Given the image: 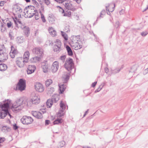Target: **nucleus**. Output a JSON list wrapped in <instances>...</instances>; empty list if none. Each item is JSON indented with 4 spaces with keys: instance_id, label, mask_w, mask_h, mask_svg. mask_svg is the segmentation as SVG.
Here are the masks:
<instances>
[{
    "instance_id": "1",
    "label": "nucleus",
    "mask_w": 148,
    "mask_h": 148,
    "mask_svg": "<svg viewBox=\"0 0 148 148\" xmlns=\"http://www.w3.org/2000/svg\"><path fill=\"white\" fill-rule=\"evenodd\" d=\"M23 102L22 99L16 100L12 105V111L15 113H17L21 110L25 106Z\"/></svg>"
},
{
    "instance_id": "2",
    "label": "nucleus",
    "mask_w": 148,
    "mask_h": 148,
    "mask_svg": "<svg viewBox=\"0 0 148 148\" xmlns=\"http://www.w3.org/2000/svg\"><path fill=\"white\" fill-rule=\"evenodd\" d=\"M10 102V100L8 99L0 104V107L2 109L0 110V119H3L6 116L7 112L6 111V109L9 108Z\"/></svg>"
},
{
    "instance_id": "3",
    "label": "nucleus",
    "mask_w": 148,
    "mask_h": 148,
    "mask_svg": "<svg viewBox=\"0 0 148 148\" xmlns=\"http://www.w3.org/2000/svg\"><path fill=\"white\" fill-rule=\"evenodd\" d=\"M64 67L70 73L72 74L74 73L75 69L74 68V64L73 60L72 58H69L66 59L64 65Z\"/></svg>"
},
{
    "instance_id": "4",
    "label": "nucleus",
    "mask_w": 148,
    "mask_h": 148,
    "mask_svg": "<svg viewBox=\"0 0 148 148\" xmlns=\"http://www.w3.org/2000/svg\"><path fill=\"white\" fill-rule=\"evenodd\" d=\"M26 10L25 15L28 18H31L33 17L35 14L36 10L34 6L32 5L28 6L26 7Z\"/></svg>"
},
{
    "instance_id": "5",
    "label": "nucleus",
    "mask_w": 148,
    "mask_h": 148,
    "mask_svg": "<svg viewBox=\"0 0 148 148\" xmlns=\"http://www.w3.org/2000/svg\"><path fill=\"white\" fill-rule=\"evenodd\" d=\"M17 90L22 91L25 90L26 87V82L25 80L20 79L16 86Z\"/></svg>"
},
{
    "instance_id": "6",
    "label": "nucleus",
    "mask_w": 148,
    "mask_h": 148,
    "mask_svg": "<svg viewBox=\"0 0 148 148\" xmlns=\"http://www.w3.org/2000/svg\"><path fill=\"white\" fill-rule=\"evenodd\" d=\"M59 100V98L57 95L55 94L52 96L51 99H49L46 102V105L48 108H50L53 104V102L56 103Z\"/></svg>"
},
{
    "instance_id": "7",
    "label": "nucleus",
    "mask_w": 148,
    "mask_h": 148,
    "mask_svg": "<svg viewBox=\"0 0 148 148\" xmlns=\"http://www.w3.org/2000/svg\"><path fill=\"white\" fill-rule=\"evenodd\" d=\"M21 121L23 124L28 125L32 123L33 121V119L30 116H24L21 119Z\"/></svg>"
},
{
    "instance_id": "8",
    "label": "nucleus",
    "mask_w": 148,
    "mask_h": 148,
    "mask_svg": "<svg viewBox=\"0 0 148 148\" xmlns=\"http://www.w3.org/2000/svg\"><path fill=\"white\" fill-rule=\"evenodd\" d=\"M83 43L81 41H72L71 46L73 48L77 50L81 48L82 46Z\"/></svg>"
},
{
    "instance_id": "9",
    "label": "nucleus",
    "mask_w": 148,
    "mask_h": 148,
    "mask_svg": "<svg viewBox=\"0 0 148 148\" xmlns=\"http://www.w3.org/2000/svg\"><path fill=\"white\" fill-rule=\"evenodd\" d=\"M60 110L58 113L57 117H61L64 115V110L66 109V105L62 101L60 103Z\"/></svg>"
},
{
    "instance_id": "10",
    "label": "nucleus",
    "mask_w": 148,
    "mask_h": 148,
    "mask_svg": "<svg viewBox=\"0 0 148 148\" xmlns=\"http://www.w3.org/2000/svg\"><path fill=\"white\" fill-rule=\"evenodd\" d=\"M55 44L54 45V50L57 53H58L61 50V42L59 39H56L54 42Z\"/></svg>"
},
{
    "instance_id": "11",
    "label": "nucleus",
    "mask_w": 148,
    "mask_h": 148,
    "mask_svg": "<svg viewBox=\"0 0 148 148\" xmlns=\"http://www.w3.org/2000/svg\"><path fill=\"white\" fill-rule=\"evenodd\" d=\"M63 5H64L66 9L68 10L75 11L77 9V8L75 7V6L72 5L71 2L68 3L65 1L64 2Z\"/></svg>"
},
{
    "instance_id": "12",
    "label": "nucleus",
    "mask_w": 148,
    "mask_h": 148,
    "mask_svg": "<svg viewBox=\"0 0 148 148\" xmlns=\"http://www.w3.org/2000/svg\"><path fill=\"white\" fill-rule=\"evenodd\" d=\"M33 53L37 55L38 56L42 57L43 53V49L40 47H36L33 49L32 50Z\"/></svg>"
},
{
    "instance_id": "13",
    "label": "nucleus",
    "mask_w": 148,
    "mask_h": 148,
    "mask_svg": "<svg viewBox=\"0 0 148 148\" xmlns=\"http://www.w3.org/2000/svg\"><path fill=\"white\" fill-rule=\"evenodd\" d=\"M26 63L27 60H24V59L21 57L18 58L16 61L17 65L20 68L23 67L25 63Z\"/></svg>"
},
{
    "instance_id": "14",
    "label": "nucleus",
    "mask_w": 148,
    "mask_h": 148,
    "mask_svg": "<svg viewBox=\"0 0 148 148\" xmlns=\"http://www.w3.org/2000/svg\"><path fill=\"white\" fill-rule=\"evenodd\" d=\"M8 54L3 52L1 49H0V62H4L8 58Z\"/></svg>"
},
{
    "instance_id": "15",
    "label": "nucleus",
    "mask_w": 148,
    "mask_h": 148,
    "mask_svg": "<svg viewBox=\"0 0 148 148\" xmlns=\"http://www.w3.org/2000/svg\"><path fill=\"white\" fill-rule=\"evenodd\" d=\"M48 68L47 61L44 60L41 64V68L43 71L45 73L48 72Z\"/></svg>"
},
{
    "instance_id": "16",
    "label": "nucleus",
    "mask_w": 148,
    "mask_h": 148,
    "mask_svg": "<svg viewBox=\"0 0 148 148\" xmlns=\"http://www.w3.org/2000/svg\"><path fill=\"white\" fill-rule=\"evenodd\" d=\"M35 87L36 90L40 92H42L44 90L43 85L40 83H36Z\"/></svg>"
},
{
    "instance_id": "17",
    "label": "nucleus",
    "mask_w": 148,
    "mask_h": 148,
    "mask_svg": "<svg viewBox=\"0 0 148 148\" xmlns=\"http://www.w3.org/2000/svg\"><path fill=\"white\" fill-rule=\"evenodd\" d=\"M59 67V63L57 61H55L52 64L51 70L53 73L56 72L58 70Z\"/></svg>"
},
{
    "instance_id": "18",
    "label": "nucleus",
    "mask_w": 148,
    "mask_h": 148,
    "mask_svg": "<svg viewBox=\"0 0 148 148\" xmlns=\"http://www.w3.org/2000/svg\"><path fill=\"white\" fill-rule=\"evenodd\" d=\"M31 99L32 100L33 104H38L40 101V97L35 94L33 95Z\"/></svg>"
},
{
    "instance_id": "19",
    "label": "nucleus",
    "mask_w": 148,
    "mask_h": 148,
    "mask_svg": "<svg viewBox=\"0 0 148 148\" xmlns=\"http://www.w3.org/2000/svg\"><path fill=\"white\" fill-rule=\"evenodd\" d=\"M13 11L16 14H20L22 11L21 8L20 6L17 5H14L13 8Z\"/></svg>"
},
{
    "instance_id": "20",
    "label": "nucleus",
    "mask_w": 148,
    "mask_h": 148,
    "mask_svg": "<svg viewBox=\"0 0 148 148\" xmlns=\"http://www.w3.org/2000/svg\"><path fill=\"white\" fill-rule=\"evenodd\" d=\"M36 67L34 65H29L27 68V73L30 74L34 72L36 70Z\"/></svg>"
},
{
    "instance_id": "21",
    "label": "nucleus",
    "mask_w": 148,
    "mask_h": 148,
    "mask_svg": "<svg viewBox=\"0 0 148 148\" xmlns=\"http://www.w3.org/2000/svg\"><path fill=\"white\" fill-rule=\"evenodd\" d=\"M21 28L23 30V33L27 37H28L30 33V29L28 27L26 26H22Z\"/></svg>"
},
{
    "instance_id": "22",
    "label": "nucleus",
    "mask_w": 148,
    "mask_h": 148,
    "mask_svg": "<svg viewBox=\"0 0 148 148\" xmlns=\"http://www.w3.org/2000/svg\"><path fill=\"white\" fill-rule=\"evenodd\" d=\"M106 9L107 11H108L109 12H112L114 10L115 7V4L110 3L108 5L106 6Z\"/></svg>"
},
{
    "instance_id": "23",
    "label": "nucleus",
    "mask_w": 148,
    "mask_h": 148,
    "mask_svg": "<svg viewBox=\"0 0 148 148\" xmlns=\"http://www.w3.org/2000/svg\"><path fill=\"white\" fill-rule=\"evenodd\" d=\"M32 114L34 116L38 119H41L42 117V114L39 112L33 111Z\"/></svg>"
},
{
    "instance_id": "24",
    "label": "nucleus",
    "mask_w": 148,
    "mask_h": 148,
    "mask_svg": "<svg viewBox=\"0 0 148 148\" xmlns=\"http://www.w3.org/2000/svg\"><path fill=\"white\" fill-rule=\"evenodd\" d=\"M59 89L60 93H62L66 87V85L64 84L63 83L60 84H59Z\"/></svg>"
},
{
    "instance_id": "25",
    "label": "nucleus",
    "mask_w": 148,
    "mask_h": 148,
    "mask_svg": "<svg viewBox=\"0 0 148 148\" xmlns=\"http://www.w3.org/2000/svg\"><path fill=\"white\" fill-rule=\"evenodd\" d=\"M48 31L49 33L52 36L54 37L56 36V32L52 27H49Z\"/></svg>"
},
{
    "instance_id": "26",
    "label": "nucleus",
    "mask_w": 148,
    "mask_h": 148,
    "mask_svg": "<svg viewBox=\"0 0 148 148\" xmlns=\"http://www.w3.org/2000/svg\"><path fill=\"white\" fill-rule=\"evenodd\" d=\"M41 57L35 56L31 58L30 61L32 63H35L39 61L41 59Z\"/></svg>"
},
{
    "instance_id": "27",
    "label": "nucleus",
    "mask_w": 148,
    "mask_h": 148,
    "mask_svg": "<svg viewBox=\"0 0 148 148\" xmlns=\"http://www.w3.org/2000/svg\"><path fill=\"white\" fill-rule=\"evenodd\" d=\"M58 7H59L60 8H61L62 9V13H64L63 14V16H66L68 17H70L71 16V12L66 11L65 12H64V10L61 7L59 6H58Z\"/></svg>"
},
{
    "instance_id": "28",
    "label": "nucleus",
    "mask_w": 148,
    "mask_h": 148,
    "mask_svg": "<svg viewBox=\"0 0 148 148\" xmlns=\"http://www.w3.org/2000/svg\"><path fill=\"white\" fill-rule=\"evenodd\" d=\"M47 90L48 94L51 95L54 91V88L53 87H49L47 88Z\"/></svg>"
},
{
    "instance_id": "29",
    "label": "nucleus",
    "mask_w": 148,
    "mask_h": 148,
    "mask_svg": "<svg viewBox=\"0 0 148 148\" xmlns=\"http://www.w3.org/2000/svg\"><path fill=\"white\" fill-rule=\"evenodd\" d=\"M70 74L66 73L63 75V78L64 79V83H66L69 80Z\"/></svg>"
},
{
    "instance_id": "30",
    "label": "nucleus",
    "mask_w": 148,
    "mask_h": 148,
    "mask_svg": "<svg viewBox=\"0 0 148 148\" xmlns=\"http://www.w3.org/2000/svg\"><path fill=\"white\" fill-rule=\"evenodd\" d=\"M29 56V51H27L25 52L23 58L24 59V60H27V62H28Z\"/></svg>"
},
{
    "instance_id": "31",
    "label": "nucleus",
    "mask_w": 148,
    "mask_h": 148,
    "mask_svg": "<svg viewBox=\"0 0 148 148\" xmlns=\"http://www.w3.org/2000/svg\"><path fill=\"white\" fill-rule=\"evenodd\" d=\"M7 68V65L4 64H0V71H4Z\"/></svg>"
},
{
    "instance_id": "32",
    "label": "nucleus",
    "mask_w": 148,
    "mask_h": 148,
    "mask_svg": "<svg viewBox=\"0 0 148 148\" xmlns=\"http://www.w3.org/2000/svg\"><path fill=\"white\" fill-rule=\"evenodd\" d=\"M10 130V128L7 126H3L1 129V130L4 132H7L9 131Z\"/></svg>"
},
{
    "instance_id": "33",
    "label": "nucleus",
    "mask_w": 148,
    "mask_h": 148,
    "mask_svg": "<svg viewBox=\"0 0 148 148\" xmlns=\"http://www.w3.org/2000/svg\"><path fill=\"white\" fill-rule=\"evenodd\" d=\"M48 20L49 23H52L55 21V18L53 16L51 15L49 16Z\"/></svg>"
},
{
    "instance_id": "34",
    "label": "nucleus",
    "mask_w": 148,
    "mask_h": 148,
    "mask_svg": "<svg viewBox=\"0 0 148 148\" xmlns=\"http://www.w3.org/2000/svg\"><path fill=\"white\" fill-rule=\"evenodd\" d=\"M106 12L104 10H103L101 12L100 14V16L97 17L96 21H97L100 18H103V15L105 14Z\"/></svg>"
},
{
    "instance_id": "35",
    "label": "nucleus",
    "mask_w": 148,
    "mask_h": 148,
    "mask_svg": "<svg viewBox=\"0 0 148 148\" xmlns=\"http://www.w3.org/2000/svg\"><path fill=\"white\" fill-rule=\"evenodd\" d=\"M52 83V81L51 79H47L45 82V85L47 87H48Z\"/></svg>"
},
{
    "instance_id": "36",
    "label": "nucleus",
    "mask_w": 148,
    "mask_h": 148,
    "mask_svg": "<svg viewBox=\"0 0 148 148\" xmlns=\"http://www.w3.org/2000/svg\"><path fill=\"white\" fill-rule=\"evenodd\" d=\"M62 35L65 40H67L68 39V37L66 34L62 31L61 32Z\"/></svg>"
},
{
    "instance_id": "37",
    "label": "nucleus",
    "mask_w": 148,
    "mask_h": 148,
    "mask_svg": "<svg viewBox=\"0 0 148 148\" xmlns=\"http://www.w3.org/2000/svg\"><path fill=\"white\" fill-rule=\"evenodd\" d=\"M72 41H81L80 40V36L79 35L74 36Z\"/></svg>"
},
{
    "instance_id": "38",
    "label": "nucleus",
    "mask_w": 148,
    "mask_h": 148,
    "mask_svg": "<svg viewBox=\"0 0 148 148\" xmlns=\"http://www.w3.org/2000/svg\"><path fill=\"white\" fill-rule=\"evenodd\" d=\"M63 120L62 119H56L53 121V124H58L59 123H61L62 122Z\"/></svg>"
},
{
    "instance_id": "39",
    "label": "nucleus",
    "mask_w": 148,
    "mask_h": 148,
    "mask_svg": "<svg viewBox=\"0 0 148 148\" xmlns=\"http://www.w3.org/2000/svg\"><path fill=\"white\" fill-rule=\"evenodd\" d=\"M14 21L15 24L17 25H18V23L21 24H22L21 22L19 21V20L16 17L15 18V19H14Z\"/></svg>"
},
{
    "instance_id": "40",
    "label": "nucleus",
    "mask_w": 148,
    "mask_h": 148,
    "mask_svg": "<svg viewBox=\"0 0 148 148\" xmlns=\"http://www.w3.org/2000/svg\"><path fill=\"white\" fill-rule=\"evenodd\" d=\"M10 52L12 53L13 54L15 55L17 52V50L14 49L13 46H11V50Z\"/></svg>"
},
{
    "instance_id": "41",
    "label": "nucleus",
    "mask_w": 148,
    "mask_h": 148,
    "mask_svg": "<svg viewBox=\"0 0 148 148\" xmlns=\"http://www.w3.org/2000/svg\"><path fill=\"white\" fill-rule=\"evenodd\" d=\"M32 104H33L32 99L28 100L27 101V106L30 107L32 106Z\"/></svg>"
},
{
    "instance_id": "42",
    "label": "nucleus",
    "mask_w": 148,
    "mask_h": 148,
    "mask_svg": "<svg viewBox=\"0 0 148 148\" xmlns=\"http://www.w3.org/2000/svg\"><path fill=\"white\" fill-rule=\"evenodd\" d=\"M34 15H35V18L36 20H38L39 19L40 17L37 10L36 12Z\"/></svg>"
},
{
    "instance_id": "43",
    "label": "nucleus",
    "mask_w": 148,
    "mask_h": 148,
    "mask_svg": "<svg viewBox=\"0 0 148 148\" xmlns=\"http://www.w3.org/2000/svg\"><path fill=\"white\" fill-rule=\"evenodd\" d=\"M40 13L41 14V18L42 20V22L44 23H45L46 22V20L45 19V16L40 11Z\"/></svg>"
},
{
    "instance_id": "44",
    "label": "nucleus",
    "mask_w": 148,
    "mask_h": 148,
    "mask_svg": "<svg viewBox=\"0 0 148 148\" xmlns=\"http://www.w3.org/2000/svg\"><path fill=\"white\" fill-rule=\"evenodd\" d=\"M121 69L119 68H117L114 69L112 73L114 74H116L119 72L121 70Z\"/></svg>"
},
{
    "instance_id": "45",
    "label": "nucleus",
    "mask_w": 148,
    "mask_h": 148,
    "mask_svg": "<svg viewBox=\"0 0 148 148\" xmlns=\"http://www.w3.org/2000/svg\"><path fill=\"white\" fill-rule=\"evenodd\" d=\"M148 34V32L145 31L141 33V35L143 36H145Z\"/></svg>"
},
{
    "instance_id": "46",
    "label": "nucleus",
    "mask_w": 148,
    "mask_h": 148,
    "mask_svg": "<svg viewBox=\"0 0 148 148\" xmlns=\"http://www.w3.org/2000/svg\"><path fill=\"white\" fill-rule=\"evenodd\" d=\"M65 143L64 141L60 142L59 143V146L60 147H63L65 145Z\"/></svg>"
},
{
    "instance_id": "47",
    "label": "nucleus",
    "mask_w": 148,
    "mask_h": 148,
    "mask_svg": "<svg viewBox=\"0 0 148 148\" xmlns=\"http://www.w3.org/2000/svg\"><path fill=\"white\" fill-rule=\"evenodd\" d=\"M66 58V56L63 55L60 56V59L62 61V62H64V61Z\"/></svg>"
},
{
    "instance_id": "48",
    "label": "nucleus",
    "mask_w": 148,
    "mask_h": 148,
    "mask_svg": "<svg viewBox=\"0 0 148 148\" xmlns=\"http://www.w3.org/2000/svg\"><path fill=\"white\" fill-rule=\"evenodd\" d=\"M8 108L7 109H6V111H7V115L6 116H9L10 118H12L13 117L10 114L9 112L8 111Z\"/></svg>"
},
{
    "instance_id": "49",
    "label": "nucleus",
    "mask_w": 148,
    "mask_h": 148,
    "mask_svg": "<svg viewBox=\"0 0 148 148\" xmlns=\"http://www.w3.org/2000/svg\"><path fill=\"white\" fill-rule=\"evenodd\" d=\"M66 1V0H55L57 2L59 3H63L64 2Z\"/></svg>"
},
{
    "instance_id": "50",
    "label": "nucleus",
    "mask_w": 148,
    "mask_h": 148,
    "mask_svg": "<svg viewBox=\"0 0 148 148\" xmlns=\"http://www.w3.org/2000/svg\"><path fill=\"white\" fill-rule=\"evenodd\" d=\"M5 138L4 137H0V143H2L5 141Z\"/></svg>"
},
{
    "instance_id": "51",
    "label": "nucleus",
    "mask_w": 148,
    "mask_h": 148,
    "mask_svg": "<svg viewBox=\"0 0 148 148\" xmlns=\"http://www.w3.org/2000/svg\"><path fill=\"white\" fill-rule=\"evenodd\" d=\"M68 54L69 55L72 56L73 55V53L72 50H71L67 51Z\"/></svg>"
},
{
    "instance_id": "52",
    "label": "nucleus",
    "mask_w": 148,
    "mask_h": 148,
    "mask_svg": "<svg viewBox=\"0 0 148 148\" xmlns=\"http://www.w3.org/2000/svg\"><path fill=\"white\" fill-rule=\"evenodd\" d=\"M44 1L45 3L47 5H49L50 3V2L49 0H43Z\"/></svg>"
},
{
    "instance_id": "53",
    "label": "nucleus",
    "mask_w": 148,
    "mask_h": 148,
    "mask_svg": "<svg viewBox=\"0 0 148 148\" xmlns=\"http://www.w3.org/2000/svg\"><path fill=\"white\" fill-rule=\"evenodd\" d=\"M12 25V23L11 22H9L7 23V25L8 28H10L11 27Z\"/></svg>"
},
{
    "instance_id": "54",
    "label": "nucleus",
    "mask_w": 148,
    "mask_h": 148,
    "mask_svg": "<svg viewBox=\"0 0 148 148\" xmlns=\"http://www.w3.org/2000/svg\"><path fill=\"white\" fill-rule=\"evenodd\" d=\"M18 128V127L16 124H14L13 125V128L15 130H16Z\"/></svg>"
},
{
    "instance_id": "55",
    "label": "nucleus",
    "mask_w": 148,
    "mask_h": 148,
    "mask_svg": "<svg viewBox=\"0 0 148 148\" xmlns=\"http://www.w3.org/2000/svg\"><path fill=\"white\" fill-rule=\"evenodd\" d=\"M119 22L118 21H116L115 23L114 26L115 27H116L117 28L119 26Z\"/></svg>"
},
{
    "instance_id": "56",
    "label": "nucleus",
    "mask_w": 148,
    "mask_h": 148,
    "mask_svg": "<svg viewBox=\"0 0 148 148\" xmlns=\"http://www.w3.org/2000/svg\"><path fill=\"white\" fill-rule=\"evenodd\" d=\"M103 86H102L100 88V87H99L95 91V92H97L99 91L102 88Z\"/></svg>"
},
{
    "instance_id": "57",
    "label": "nucleus",
    "mask_w": 148,
    "mask_h": 148,
    "mask_svg": "<svg viewBox=\"0 0 148 148\" xmlns=\"http://www.w3.org/2000/svg\"><path fill=\"white\" fill-rule=\"evenodd\" d=\"M10 56L12 58H14L15 57V55L13 54L12 53L10 52Z\"/></svg>"
},
{
    "instance_id": "58",
    "label": "nucleus",
    "mask_w": 148,
    "mask_h": 148,
    "mask_svg": "<svg viewBox=\"0 0 148 148\" xmlns=\"http://www.w3.org/2000/svg\"><path fill=\"white\" fill-rule=\"evenodd\" d=\"M97 82H94V83H93L91 85L92 86V87H95V86H96V85L97 84Z\"/></svg>"
},
{
    "instance_id": "59",
    "label": "nucleus",
    "mask_w": 148,
    "mask_h": 148,
    "mask_svg": "<svg viewBox=\"0 0 148 148\" xmlns=\"http://www.w3.org/2000/svg\"><path fill=\"white\" fill-rule=\"evenodd\" d=\"M66 48L67 51L71 50V48L68 45L66 46Z\"/></svg>"
},
{
    "instance_id": "60",
    "label": "nucleus",
    "mask_w": 148,
    "mask_h": 148,
    "mask_svg": "<svg viewBox=\"0 0 148 148\" xmlns=\"http://www.w3.org/2000/svg\"><path fill=\"white\" fill-rule=\"evenodd\" d=\"M32 2L34 4H35L36 5H37L38 4V3L36 1V0H32Z\"/></svg>"
},
{
    "instance_id": "61",
    "label": "nucleus",
    "mask_w": 148,
    "mask_h": 148,
    "mask_svg": "<svg viewBox=\"0 0 148 148\" xmlns=\"http://www.w3.org/2000/svg\"><path fill=\"white\" fill-rule=\"evenodd\" d=\"M9 36L11 39H12L13 38V36H12L10 33H9Z\"/></svg>"
},
{
    "instance_id": "62",
    "label": "nucleus",
    "mask_w": 148,
    "mask_h": 148,
    "mask_svg": "<svg viewBox=\"0 0 148 148\" xmlns=\"http://www.w3.org/2000/svg\"><path fill=\"white\" fill-rule=\"evenodd\" d=\"M132 68L129 71V73H132L133 74L135 72V70H133L132 69Z\"/></svg>"
},
{
    "instance_id": "63",
    "label": "nucleus",
    "mask_w": 148,
    "mask_h": 148,
    "mask_svg": "<svg viewBox=\"0 0 148 148\" xmlns=\"http://www.w3.org/2000/svg\"><path fill=\"white\" fill-rule=\"evenodd\" d=\"M124 12V10H122L120 11V14L121 15L123 14Z\"/></svg>"
},
{
    "instance_id": "64",
    "label": "nucleus",
    "mask_w": 148,
    "mask_h": 148,
    "mask_svg": "<svg viewBox=\"0 0 148 148\" xmlns=\"http://www.w3.org/2000/svg\"><path fill=\"white\" fill-rule=\"evenodd\" d=\"M50 121L49 120H46L45 121V124L46 125H48Z\"/></svg>"
}]
</instances>
